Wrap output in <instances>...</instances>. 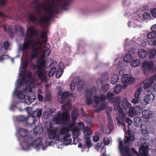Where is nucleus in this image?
I'll return each mask as SVG.
<instances>
[{"instance_id": "10", "label": "nucleus", "mask_w": 156, "mask_h": 156, "mask_svg": "<svg viewBox=\"0 0 156 156\" xmlns=\"http://www.w3.org/2000/svg\"><path fill=\"white\" fill-rule=\"evenodd\" d=\"M144 73L150 72L154 69V64L152 61H144L143 64Z\"/></svg>"}, {"instance_id": "39", "label": "nucleus", "mask_w": 156, "mask_h": 156, "mask_svg": "<svg viewBox=\"0 0 156 156\" xmlns=\"http://www.w3.org/2000/svg\"><path fill=\"white\" fill-rule=\"evenodd\" d=\"M34 133L36 135H39L43 132V129L39 126H37L34 129Z\"/></svg>"}, {"instance_id": "15", "label": "nucleus", "mask_w": 156, "mask_h": 156, "mask_svg": "<svg viewBox=\"0 0 156 156\" xmlns=\"http://www.w3.org/2000/svg\"><path fill=\"white\" fill-rule=\"evenodd\" d=\"M75 121L71 123H69V127L73 135L78 136L79 133L80 129L77 126H75Z\"/></svg>"}, {"instance_id": "1", "label": "nucleus", "mask_w": 156, "mask_h": 156, "mask_svg": "<svg viewBox=\"0 0 156 156\" xmlns=\"http://www.w3.org/2000/svg\"><path fill=\"white\" fill-rule=\"evenodd\" d=\"M47 37L45 32H42L41 36L37 39V41L35 42L32 46V50L30 52V55L29 57L30 61H32L34 58H37L39 54L43 51L41 57L44 58H47L51 53L50 45L49 44H46Z\"/></svg>"}, {"instance_id": "53", "label": "nucleus", "mask_w": 156, "mask_h": 156, "mask_svg": "<svg viewBox=\"0 0 156 156\" xmlns=\"http://www.w3.org/2000/svg\"><path fill=\"white\" fill-rule=\"evenodd\" d=\"M108 127L110 131L113 130V126L112 120H111L109 121L108 124Z\"/></svg>"}, {"instance_id": "43", "label": "nucleus", "mask_w": 156, "mask_h": 156, "mask_svg": "<svg viewBox=\"0 0 156 156\" xmlns=\"http://www.w3.org/2000/svg\"><path fill=\"white\" fill-rule=\"evenodd\" d=\"M15 30L16 31H18L20 32L21 35L24 36V31L23 27L21 26H18L15 28Z\"/></svg>"}, {"instance_id": "4", "label": "nucleus", "mask_w": 156, "mask_h": 156, "mask_svg": "<svg viewBox=\"0 0 156 156\" xmlns=\"http://www.w3.org/2000/svg\"><path fill=\"white\" fill-rule=\"evenodd\" d=\"M114 108L115 110H118L119 112V116L116 118V120L117 123L119 125H122L124 126H126L125 119L126 118V115L125 113L123 112L122 108L120 105L121 100L116 97V100L115 101Z\"/></svg>"}, {"instance_id": "12", "label": "nucleus", "mask_w": 156, "mask_h": 156, "mask_svg": "<svg viewBox=\"0 0 156 156\" xmlns=\"http://www.w3.org/2000/svg\"><path fill=\"white\" fill-rule=\"evenodd\" d=\"M142 109L140 106H136L134 108H131L129 110L128 114L130 117H133L137 114H140Z\"/></svg>"}, {"instance_id": "46", "label": "nucleus", "mask_w": 156, "mask_h": 156, "mask_svg": "<svg viewBox=\"0 0 156 156\" xmlns=\"http://www.w3.org/2000/svg\"><path fill=\"white\" fill-rule=\"evenodd\" d=\"M63 72V69L62 68H59L56 73V76L57 78H59L62 75Z\"/></svg>"}, {"instance_id": "28", "label": "nucleus", "mask_w": 156, "mask_h": 156, "mask_svg": "<svg viewBox=\"0 0 156 156\" xmlns=\"http://www.w3.org/2000/svg\"><path fill=\"white\" fill-rule=\"evenodd\" d=\"M119 80V76L117 74H114L112 75L111 79V83L112 84H116Z\"/></svg>"}, {"instance_id": "19", "label": "nucleus", "mask_w": 156, "mask_h": 156, "mask_svg": "<svg viewBox=\"0 0 156 156\" xmlns=\"http://www.w3.org/2000/svg\"><path fill=\"white\" fill-rule=\"evenodd\" d=\"M114 95L113 93L110 91L107 93L106 97L109 102L111 103H113L116 100V97H114Z\"/></svg>"}, {"instance_id": "26", "label": "nucleus", "mask_w": 156, "mask_h": 156, "mask_svg": "<svg viewBox=\"0 0 156 156\" xmlns=\"http://www.w3.org/2000/svg\"><path fill=\"white\" fill-rule=\"evenodd\" d=\"M76 78L77 81V90L79 91H80L83 89L84 83L83 81L80 80L79 77H76Z\"/></svg>"}, {"instance_id": "33", "label": "nucleus", "mask_w": 156, "mask_h": 156, "mask_svg": "<svg viewBox=\"0 0 156 156\" xmlns=\"http://www.w3.org/2000/svg\"><path fill=\"white\" fill-rule=\"evenodd\" d=\"M133 58V56L130 54H127L125 55L123 58L124 60L126 62L131 61Z\"/></svg>"}, {"instance_id": "20", "label": "nucleus", "mask_w": 156, "mask_h": 156, "mask_svg": "<svg viewBox=\"0 0 156 156\" xmlns=\"http://www.w3.org/2000/svg\"><path fill=\"white\" fill-rule=\"evenodd\" d=\"M69 123H68L67 125H66V127L62 128L60 130V134L61 135H66L68 134H70L69 128Z\"/></svg>"}, {"instance_id": "7", "label": "nucleus", "mask_w": 156, "mask_h": 156, "mask_svg": "<svg viewBox=\"0 0 156 156\" xmlns=\"http://www.w3.org/2000/svg\"><path fill=\"white\" fill-rule=\"evenodd\" d=\"M119 149L121 156H133L130 152V148L126 146H124L122 141L119 142Z\"/></svg>"}, {"instance_id": "11", "label": "nucleus", "mask_w": 156, "mask_h": 156, "mask_svg": "<svg viewBox=\"0 0 156 156\" xmlns=\"http://www.w3.org/2000/svg\"><path fill=\"white\" fill-rule=\"evenodd\" d=\"M156 81V74L151 76L149 79H146L144 80L143 83L144 84L143 88L144 89H147L153 84L155 81Z\"/></svg>"}, {"instance_id": "56", "label": "nucleus", "mask_w": 156, "mask_h": 156, "mask_svg": "<svg viewBox=\"0 0 156 156\" xmlns=\"http://www.w3.org/2000/svg\"><path fill=\"white\" fill-rule=\"evenodd\" d=\"M147 90V93H152L154 91H155L154 87V88H153L151 86L148 87Z\"/></svg>"}, {"instance_id": "8", "label": "nucleus", "mask_w": 156, "mask_h": 156, "mask_svg": "<svg viewBox=\"0 0 156 156\" xmlns=\"http://www.w3.org/2000/svg\"><path fill=\"white\" fill-rule=\"evenodd\" d=\"M38 31L33 26L28 27L27 30V36L28 38H32L34 37L35 38L38 37Z\"/></svg>"}, {"instance_id": "22", "label": "nucleus", "mask_w": 156, "mask_h": 156, "mask_svg": "<svg viewBox=\"0 0 156 156\" xmlns=\"http://www.w3.org/2000/svg\"><path fill=\"white\" fill-rule=\"evenodd\" d=\"M70 136V134H68L63 136L62 140L64 144L67 145L71 144L72 141V139L69 138Z\"/></svg>"}, {"instance_id": "59", "label": "nucleus", "mask_w": 156, "mask_h": 156, "mask_svg": "<svg viewBox=\"0 0 156 156\" xmlns=\"http://www.w3.org/2000/svg\"><path fill=\"white\" fill-rule=\"evenodd\" d=\"M9 46V44L8 41H5L4 44V47L5 50H7L8 49Z\"/></svg>"}, {"instance_id": "52", "label": "nucleus", "mask_w": 156, "mask_h": 156, "mask_svg": "<svg viewBox=\"0 0 156 156\" xmlns=\"http://www.w3.org/2000/svg\"><path fill=\"white\" fill-rule=\"evenodd\" d=\"M71 117L72 119L75 120L77 118V113L75 111H73L71 113Z\"/></svg>"}, {"instance_id": "61", "label": "nucleus", "mask_w": 156, "mask_h": 156, "mask_svg": "<svg viewBox=\"0 0 156 156\" xmlns=\"http://www.w3.org/2000/svg\"><path fill=\"white\" fill-rule=\"evenodd\" d=\"M109 87V85L108 84H106L105 85L103 89L104 92H107L108 90Z\"/></svg>"}, {"instance_id": "45", "label": "nucleus", "mask_w": 156, "mask_h": 156, "mask_svg": "<svg viewBox=\"0 0 156 156\" xmlns=\"http://www.w3.org/2000/svg\"><path fill=\"white\" fill-rule=\"evenodd\" d=\"M86 146L87 148H90L92 146L91 142L89 137H87L85 139Z\"/></svg>"}, {"instance_id": "44", "label": "nucleus", "mask_w": 156, "mask_h": 156, "mask_svg": "<svg viewBox=\"0 0 156 156\" xmlns=\"http://www.w3.org/2000/svg\"><path fill=\"white\" fill-rule=\"evenodd\" d=\"M149 54L150 58H152L156 55V49L154 48L150 50L149 51Z\"/></svg>"}, {"instance_id": "60", "label": "nucleus", "mask_w": 156, "mask_h": 156, "mask_svg": "<svg viewBox=\"0 0 156 156\" xmlns=\"http://www.w3.org/2000/svg\"><path fill=\"white\" fill-rule=\"evenodd\" d=\"M26 81V78L25 77L23 76L22 78H21L20 80V81H18V83L20 85H22V84L24 83Z\"/></svg>"}, {"instance_id": "30", "label": "nucleus", "mask_w": 156, "mask_h": 156, "mask_svg": "<svg viewBox=\"0 0 156 156\" xmlns=\"http://www.w3.org/2000/svg\"><path fill=\"white\" fill-rule=\"evenodd\" d=\"M41 109H37L33 112L31 115L35 118L37 117H41Z\"/></svg>"}, {"instance_id": "14", "label": "nucleus", "mask_w": 156, "mask_h": 156, "mask_svg": "<svg viewBox=\"0 0 156 156\" xmlns=\"http://www.w3.org/2000/svg\"><path fill=\"white\" fill-rule=\"evenodd\" d=\"M37 69V71L36 72V74L38 77L42 81H45L47 79L45 76V70L44 69Z\"/></svg>"}, {"instance_id": "50", "label": "nucleus", "mask_w": 156, "mask_h": 156, "mask_svg": "<svg viewBox=\"0 0 156 156\" xmlns=\"http://www.w3.org/2000/svg\"><path fill=\"white\" fill-rule=\"evenodd\" d=\"M51 100V94L49 93H47L44 98L45 102L49 101Z\"/></svg>"}, {"instance_id": "63", "label": "nucleus", "mask_w": 156, "mask_h": 156, "mask_svg": "<svg viewBox=\"0 0 156 156\" xmlns=\"http://www.w3.org/2000/svg\"><path fill=\"white\" fill-rule=\"evenodd\" d=\"M99 139H100V137L99 136H98V135L94 136L93 138V141L94 142H98Z\"/></svg>"}, {"instance_id": "49", "label": "nucleus", "mask_w": 156, "mask_h": 156, "mask_svg": "<svg viewBox=\"0 0 156 156\" xmlns=\"http://www.w3.org/2000/svg\"><path fill=\"white\" fill-rule=\"evenodd\" d=\"M69 96V93L67 92H65L62 93L61 95L62 101H64Z\"/></svg>"}, {"instance_id": "17", "label": "nucleus", "mask_w": 156, "mask_h": 156, "mask_svg": "<svg viewBox=\"0 0 156 156\" xmlns=\"http://www.w3.org/2000/svg\"><path fill=\"white\" fill-rule=\"evenodd\" d=\"M54 121L57 124H61V122H63V119L61 116L60 115V112H58V113L55 112L53 117Z\"/></svg>"}, {"instance_id": "31", "label": "nucleus", "mask_w": 156, "mask_h": 156, "mask_svg": "<svg viewBox=\"0 0 156 156\" xmlns=\"http://www.w3.org/2000/svg\"><path fill=\"white\" fill-rule=\"evenodd\" d=\"M108 106V104L107 102H102V103L100 104L99 108L98 109H96V110L98 111H96V112H99L102 110H104Z\"/></svg>"}, {"instance_id": "54", "label": "nucleus", "mask_w": 156, "mask_h": 156, "mask_svg": "<svg viewBox=\"0 0 156 156\" xmlns=\"http://www.w3.org/2000/svg\"><path fill=\"white\" fill-rule=\"evenodd\" d=\"M150 12L152 16L156 18V8L151 9Z\"/></svg>"}, {"instance_id": "55", "label": "nucleus", "mask_w": 156, "mask_h": 156, "mask_svg": "<svg viewBox=\"0 0 156 156\" xmlns=\"http://www.w3.org/2000/svg\"><path fill=\"white\" fill-rule=\"evenodd\" d=\"M7 0H0V7H3L7 4Z\"/></svg>"}, {"instance_id": "42", "label": "nucleus", "mask_w": 156, "mask_h": 156, "mask_svg": "<svg viewBox=\"0 0 156 156\" xmlns=\"http://www.w3.org/2000/svg\"><path fill=\"white\" fill-rule=\"evenodd\" d=\"M146 127V125H142L140 126L141 131L143 133L147 134L148 133V130Z\"/></svg>"}, {"instance_id": "40", "label": "nucleus", "mask_w": 156, "mask_h": 156, "mask_svg": "<svg viewBox=\"0 0 156 156\" xmlns=\"http://www.w3.org/2000/svg\"><path fill=\"white\" fill-rule=\"evenodd\" d=\"M143 19L147 20H149L151 19V14L148 12L144 13L142 15Z\"/></svg>"}, {"instance_id": "34", "label": "nucleus", "mask_w": 156, "mask_h": 156, "mask_svg": "<svg viewBox=\"0 0 156 156\" xmlns=\"http://www.w3.org/2000/svg\"><path fill=\"white\" fill-rule=\"evenodd\" d=\"M140 62L141 61L139 59L134 60L131 62L130 66L132 67H135L138 66Z\"/></svg>"}, {"instance_id": "16", "label": "nucleus", "mask_w": 156, "mask_h": 156, "mask_svg": "<svg viewBox=\"0 0 156 156\" xmlns=\"http://www.w3.org/2000/svg\"><path fill=\"white\" fill-rule=\"evenodd\" d=\"M129 76L128 74H124L122 76L121 79L122 83L132 84L133 83L134 78L132 77L129 78Z\"/></svg>"}, {"instance_id": "38", "label": "nucleus", "mask_w": 156, "mask_h": 156, "mask_svg": "<svg viewBox=\"0 0 156 156\" xmlns=\"http://www.w3.org/2000/svg\"><path fill=\"white\" fill-rule=\"evenodd\" d=\"M142 91V89L141 87H139L136 90L134 94V97L135 98H140L141 93Z\"/></svg>"}, {"instance_id": "36", "label": "nucleus", "mask_w": 156, "mask_h": 156, "mask_svg": "<svg viewBox=\"0 0 156 156\" xmlns=\"http://www.w3.org/2000/svg\"><path fill=\"white\" fill-rule=\"evenodd\" d=\"M135 140V138L133 136L129 135V136H126L125 137V144L130 143L131 141H133Z\"/></svg>"}, {"instance_id": "37", "label": "nucleus", "mask_w": 156, "mask_h": 156, "mask_svg": "<svg viewBox=\"0 0 156 156\" xmlns=\"http://www.w3.org/2000/svg\"><path fill=\"white\" fill-rule=\"evenodd\" d=\"M122 88L121 84H118L116 85L114 88V92L115 94H118L120 92Z\"/></svg>"}, {"instance_id": "21", "label": "nucleus", "mask_w": 156, "mask_h": 156, "mask_svg": "<svg viewBox=\"0 0 156 156\" xmlns=\"http://www.w3.org/2000/svg\"><path fill=\"white\" fill-rule=\"evenodd\" d=\"M147 93V94L145 97L144 100L146 103L148 104L149 102H151V101H152L154 100V96L152 93Z\"/></svg>"}, {"instance_id": "23", "label": "nucleus", "mask_w": 156, "mask_h": 156, "mask_svg": "<svg viewBox=\"0 0 156 156\" xmlns=\"http://www.w3.org/2000/svg\"><path fill=\"white\" fill-rule=\"evenodd\" d=\"M35 120V118L32 115L31 116H27V121L25 122L26 125L32 127L34 124Z\"/></svg>"}, {"instance_id": "27", "label": "nucleus", "mask_w": 156, "mask_h": 156, "mask_svg": "<svg viewBox=\"0 0 156 156\" xmlns=\"http://www.w3.org/2000/svg\"><path fill=\"white\" fill-rule=\"evenodd\" d=\"M139 151L141 155L144 156H147L148 155L147 153V149L145 146H142L139 148Z\"/></svg>"}, {"instance_id": "13", "label": "nucleus", "mask_w": 156, "mask_h": 156, "mask_svg": "<svg viewBox=\"0 0 156 156\" xmlns=\"http://www.w3.org/2000/svg\"><path fill=\"white\" fill-rule=\"evenodd\" d=\"M46 61L44 58L40 56V58H39L36 62V66L37 69H44L47 68V66L46 64Z\"/></svg>"}, {"instance_id": "64", "label": "nucleus", "mask_w": 156, "mask_h": 156, "mask_svg": "<svg viewBox=\"0 0 156 156\" xmlns=\"http://www.w3.org/2000/svg\"><path fill=\"white\" fill-rule=\"evenodd\" d=\"M140 100V99L139 98H135L132 100V102L134 104H135L138 102Z\"/></svg>"}, {"instance_id": "29", "label": "nucleus", "mask_w": 156, "mask_h": 156, "mask_svg": "<svg viewBox=\"0 0 156 156\" xmlns=\"http://www.w3.org/2000/svg\"><path fill=\"white\" fill-rule=\"evenodd\" d=\"M138 56L141 58H145L147 55V52L143 49H140L138 52Z\"/></svg>"}, {"instance_id": "25", "label": "nucleus", "mask_w": 156, "mask_h": 156, "mask_svg": "<svg viewBox=\"0 0 156 156\" xmlns=\"http://www.w3.org/2000/svg\"><path fill=\"white\" fill-rule=\"evenodd\" d=\"M122 109H124L126 111L127 110L132 108L131 104L129 103L127 100L126 99H124L122 101Z\"/></svg>"}, {"instance_id": "57", "label": "nucleus", "mask_w": 156, "mask_h": 156, "mask_svg": "<svg viewBox=\"0 0 156 156\" xmlns=\"http://www.w3.org/2000/svg\"><path fill=\"white\" fill-rule=\"evenodd\" d=\"M76 84L73 81H72L70 84V89L71 90H73L75 87Z\"/></svg>"}, {"instance_id": "35", "label": "nucleus", "mask_w": 156, "mask_h": 156, "mask_svg": "<svg viewBox=\"0 0 156 156\" xmlns=\"http://www.w3.org/2000/svg\"><path fill=\"white\" fill-rule=\"evenodd\" d=\"M134 123L136 126L138 127L140 125H142V119L139 117L134 118Z\"/></svg>"}, {"instance_id": "62", "label": "nucleus", "mask_w": 156, "mask_h": 156, "mask_svg": "<svg viewBox=\"0 0 156 156\" xmlns=\"http://www.w3.org/2000/svg\"><path fill=\"white\" fill-rule=\"evenodd\" d=\"M103 141L105 145H107L110 143V140L107 137H105L104 138Z\"/></svg>"}, {"instance_id": "24", "label": "nucleus", "mask_w": 156, "mask_h": 156, "mask_svg": "<svg viewBox=\"0 0 156 156\" xmlns=\"http://www.w3.org/2000/svg\"><path fill=\"white\" fill-rule=\"evenodd\" d=\"M141 113L143 118L146 119H149L153 115L152 112L148 110H144Z\"/></svg>"}, {"instance_id": "6", "label": "nucleus", "mask_w": 156, "mask_h": 156, "mask_svg": "<svg viewBox=\"0 0 156 156\" xmlns=\"http://www.w3.org/2000/svg\"><path fill=\"white\" fill-rule=\"evenodd\" d=\"M27 19L29 21L31 22L34 25H37V22L41 25H42L44 23L48 22L50 20V19L48 17L46 16H41V18L38 20L36 14L33 12L28 14Z\"/></svg>"}, {"instance_id": "41", "label": "nucleus", "mask_w": 156, "mask_h": 156, "mask_svg": "<svg viewBox=\"0 0 156 156\" xmlns=\"http://www.w3.org/2000/svg\"><path fill=\"white\" fill-rule=\"evenodd\" d=\"M156 36V33L153 31L149 32L147 35V38L149 39L154 38Z\"/></svg>"}, {"instance_id": "3", "label": "nucleus", "mask_w": 156, "mask_h": 156, "mask_svg": "<svg viewBox=\"0 0 156 156\" xmlns=\"http://www.w3.org/2000/svg\"><path fill=\"white\" fill-rule=\"evenodd\" d=\"M18 132L21 136L24 137L23 142L27 144L29 146H36V147H38L42 145L41 141L39 143H37L38 138L35 140L30 135H28V132L27 130L20 128L18 130Z\"/></svg>"}, {"instance_id": "32", "label": "nucleus", "mask_w": 156, "mask_h": 156, "mask_svg": "<svg viewBox=\"0 0 156 156\" xmlns=\"http://www.w3.org/2000/svg\"><path fill=\"white\" fill-rule=\"evenodd\" d=\"M56 131L55 130H51L49 132L48 136L49 138L53 139L56 136Z\"/></svg>"}, {"instance_id": "58", "label": "nucleus", "mask_w": 156, "mask_h": 156, "mask_svg": "<svg viewBox=\"0 0 156 156\" xmlns=\"http://www.w3.org/2000/svg\"><path fill=\"white\" fill-rule=\"evenodd\" d=\"M9 57V56L7 55H3L0 57V62H2L4 59L8 58Z\"/></svg>"}, {"instance_id": "48", "label": "nucleus", "mask_w": 156, "mask_h": 156, "mask_svg": "<svg viewBox=\"0 0 156 156\" xmlns=\"http://www.w3.org/2000/svg\"><path fill=\"white\" fill-rule=\"evenodd\" d=\"M56 70V69L55 67H53L51 68L48 72V75L50 77L53 76Z\"/></svg>"}, {"instance_id": "47", "label": "nucleus", "mask_w": 156, "mask_h": 156, "mask_svg": "<svg viewBox=\"0 0 156 156\" xmlns=\"http://www.w3.org/2000/svg\"><path fill=\"white\" fill-rule=\"evenodd\" d=\"M27 117H25L23 115H20L17 117V120L18 122H25L27 121Z\"/></svg>"}, {"instance_id": "51", "label": "nucleus", "mask_w": 156, "mask_h": 156, "mask_svg": "<svg viewBox=\"0 0 156 156\" xmlns=\"http://www.w3.org/2000/svg\"><path fill=\"white\" fill-rule=\"evenodd\" d=\"M25 98V102L27 105L30 104L34 101V99H33L32 100H31V99L30 98V97L29 96L27 97V98Z\"/></svg>"}, {"instance_id": "9", "label": "nucleus", "mask_w": 156, "mask_h": 156, "mask_svg": "<svg viewBox=\"0 0 156 156\" xmlns=\"http://www.w3.org/2000/svg\"><path fill=\"white\" fill-rule=\"evenodd\" d=\"M37 41V40L35 39L32 40L28 39L27 41H25L23 44L20 45V48L22 51L27 50L30 48V44H33V46L34 43Z\"/></svg>"}, {"instance_id": "5", "label": "nucleus", "mask_w": 156, "mask_h": 156, "mask_svg": "<svg viewBox=\"0 0 156 156\" xmlns=\"http://www.w3.org/2000/svg\"><path fill=\"white\" fill-rule=\"evenodd\" d=\"M45 0L48 3V6H47V5L46 3H45L44 5L40 3L36 7V8L37 9H39L41 7L44 10L48 13V17L50 19L52 18L54 14L55 9L54 0Z\"/></svg>"}, {"instance_id": "18", "label": "nucleus", "mask_w": 156, "mask_h": 156, "mask_svg": "<svg viewBox=\"0 0 156 156\" xmlns=\"http://www.w3.org/2000/svg\"><path fill=\"white\" fill-rule=\"evenodd\" d=\"M61 116L63 119V122H65L66 125H67L68 123H71L69 120L70 116L67 112H63L61 114Z\"/></svg>"}, {"instance_id": "2", "label": "nucleus", "mask_w": 156, "mask_h": 156, "mask_svg": "<svg viewBox=\"0 0 156 156\" xmlns=\"http://www.w3.org/2000/svg\"><path fill=\"white\" fill-rule=\"evenodd\" d=\"M86 104L89 105L91 104L94 107H97L99 102H104L105 100L106 97L105 94H102L101 96H95L94 97V100H92V97L93 94V89H87L85 90Z\"/></svg>"}]
</instances>
